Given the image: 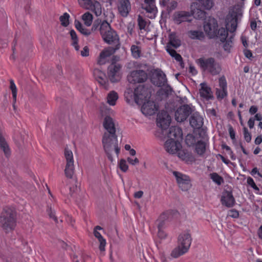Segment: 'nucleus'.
Wrapping results in <instances>:
<instances>
[{"label": "nucleus", "mask_w": 262, "mask_h": 262, "mask_svg": "<svg viewBox=\"0 0 262 262\" xmlns=\"http://www.w3.org/2000/svg\"><path fill=\"white\" fill-rule=\"evenodd\" d=\"M127 161L132 165H136L139 163V160L137 158L133 159L130 157H128L127 158Z\"/></svg>", "instance_id": "nucleus-54"}, {"label": "nucleus", "mask_w": 262, "mask_h": 262, "mask_svg": "<svg viewBox=\"0 0 262 262\" xmlns=\"http://www.w3.org/2000/svg\"><path fill=\"white\" fill-rule=\"evenodd\" d=\"M167 213H164L162 215H161L160 219L158 220V230L163 229L164 227V221H161V220H165L167 217Z\"/></svg>", "instance_id": "nucleus-47"}, {"label": "nucleus", "mask_w": 262, "mask_h": 262, "mask_svg": "<svg viewBox=\"0 0 262 262\" xmlns=\"http://www.w3.org/2000/svg\"><path fill=\"white\" fill-rule=\"evenodd\" d=\"M147 79L146 72L142 70L132 71L127 76V80L130 83H142Z\"/></svg>", "instance_id": "nucleus-13"}, {"label": "nucleus", "mask_w": 262, "mask_h": 262, "mask_svg": "<svg viewBox=\"0 0 262 262\" xmlns=\"http://www.w3.org/2000/svg\"><path fill=\"white\" fill-rule=\"evenodd\" d=\"M237 27V15L234 12H229L226 18V28H221L217 30V35L215 37L219 38L220 40L224 42L228 35V31L233 32L235 31Z\"/></svg>", "instance_id": "nucleus-4"}, {"label": "nucleus", "mask_w": 262, "mask_h": 262, "mask_svg": "<svg viewBox=\"0 0 262 262\" xmlns=\"http://www.w3.org/2000/svg\"><path fill=\"white\" fill-rule=\"evenodd\" d=\"M64 157L66 159V167L64 173L68 178H72L75 170L74 160L72 151L66 147L64 151Z\"/></svg>", "instance_id": "nucleus-8"}, {"label": "nucleus", "mask_w": 262, "mask_h": 262, "mask_svg": "<svg viewBox=\"0 0 262 262\" xmlns=\"http://www.w3.org/2000/svg\"><path fill=\"white\" fill-rule=\"evenodd\" d=\"M195 150L199 155H203L206 150V143L202 141H198L195 145Z\"/></svg>", "instance_id": "nucleus-38"}, {"label": "nucleus", "mask_w": 262, "mask_h": 262, "mask_svg": "<svg viewBox=\"0 0 262 262\" xmlns=\"http://www.w3.org/2000/svg\"><path fill=\"white\" fill-rule=\"evenodd\" d=\"M138 24L139 29L141 30H145L147 25V21L141 16L139 15L138 17Z\"/></svg>", "instance_id": "nucleus-49"}, {"label": "nucleus", "mask_w": 262, "mask_h": 262, "mask_svg": "<svg viewBox=\"0 0 262 262\" xmlns=\"http://www.w3.org/2000/svg\"><path fill=\"white\" fill-rule=\"evenodd\" d=\"M198 4L197 3H193L190 6L191 15H193L194 17L201 19L205 16V13L204 11L198 8Z\"/></svg>", "instance_id": "nucleus-28"}, {"label": "nucleus", "mask_w": 262, "mask_h": 262, "mask_svg": "<svg viewBox=\"0 0 262 262\" xmlns=\"http://www.w3.org/2000/svg\"><path fill=\"white\" fill-rule=\"evenodd\" d=\"M128 67L138 68L140 67V64L137 61H130L128 63Z\"/></svg>", "instance_id": "nucleus-57"}, {"label": "nucleus", "mask_w": 262, "mask_h": 262, "mask_svg": "<svg viewBox=\"0 0 262 262\" xmlns=\"http://www.w3.org/2000/svg\"><path fill=\"white\" fill-rule=\"evenodd\" d=\"M15 216L16 213L13 208L7 207L4 209L0 216V223L6 232L11 231L15 228Z\"/></svg>", "instance_id": "nucleus-5"}, {"label": "nucleus", "mask_w": 262, "mask_h": 262, "mask_svg": "<svg viewBox=\"0 0 262 262\" xmlns=\"http://www.w3.org/2000/svg\"><path fill=\"white\" fill-rule=\"evenodd\" d=\"M200 96L206 99H209L212 97V93L211 89L205 83H202L200 84Z\"/></svg>", "instance_id": "nucleus-29"}, {"label": "nucleus", "mask_w": 262, "mask_h": 262, "mask_svg": "<svg viewBox=\"0 0 262 262\" xmlns=\"http://www.w3.org/2000/svg\"><path fill=\"white\" fill-rule=\"evenodd\" d=\"M229 215L232 217H237L238 216V212L236 210H232L230 211Z\"/></svg>", "instance_id": "nucleus-62"}, {"label": "nucleus", "mask_w": 262, "mask_h": 262, "mask_svg": "<svg viewBox=\"0 0 262 262\" xmlns=\"http://www.w3.org/2000/svg\"><path fill=\"white\" fill-rule=\"evenodd\" d=\"M188 36L193 39L202 40L204 38V33L199 31H190L188 32Z\"/></svg>", "instance_id": "nucleus-37"}, {"label": "nucleus", "mask_w": 262, "mask_h": 262, "mask_svg": "<svg viewBox=\"0 0 262 262\" xmlns=\"http://www.w3.org/2000/svg\"><path fill=\"white\" fill-rule=\"evenodd\" d=\"M150 90L144 86L140 85L134 91V101L139 105H141L144 101L147 100L148 99H150Z\"/></svg>", "instance_id": "nucleus-9"}, {"label": "nucleus", "mask_w": 262, "mask_h": 262, "mask_svg": "<svg viewBox=\"0 0 262 262\" xmlns=\"http://www.w3.org/2000/svg\"><path fill=\"white\" fill-rule=\"evenodd\" d=\"M103 126L106 130L102 140L103 148L108 159L112 161V154L115 152L118 156L120 150V148L118 146L117 136L116 134L115 120L110 116H106L103 119Z\"/></svg>", "instance_id": "nucleus-1"}, {"label": "nucleus", "mask_w": 262, "mask_h": 262, "mask_svg": "<svg viewBox=\"0 0 262 262\" xmlns=\"http://www.w3.org/2000/svg\"><path fill=\"white\" fill-rule=\"evenodd\" d=\"M141 105V111L145 116H151L156 114L159 109V105L150 99L144 101Z\"/></svg>", "instance_id": "nucleus-14"}, {"label": "nucleus", "mask_w": 262, "mask_h": 262, "mask_svg": "<svg viewBox=\"0 0 262 262\" xmlns=\"http://www.w3.org/2000/svg\"><path fill=\"white\" fill-rule=\"evenodd\" d=\"M217 21L213 18H210L204 25V30L210 38H214L217 35Z\"/></svg>", "instance_id": "nucleus-15"}, {"label": "nucleus", "mask_w": 262, "mask_h": 262, "mask_svg": "<svg viewBox=\"0 0 262 262\" xmlns=\"http://www.w3.org/2000/svg\"><path fill=\"white\" fill-rule=\"evenodd\" d=\"M102 229V228L99 226H96L94 229V235L100 243L99 249L101 251L105 250V247L106 243V240L102 237L101 233L98 231V230Z\"/></svg>", "instance_id": "nucleus-26"}, {"label": "nucleus", "mask_w": 262, "mask_h": 262, "mask_svg": "<svg viewBox=\"0 0 262 262\" xmlns=\"http://www.w3.org/2000/svg\"><path fill=\"white\" fill-rule=\"evenodd\" d=\"M70 34L71 39L72 40V46L76 51H78L79 50V46L78 45V39L75 31L74 30H71L70 32Z\"/></svg>", "instance_id": "nucleus-40"}, {"label": "nucleus", "mask_w": 262, "mask_h": 262, "mask_svg": "<svg viewBox=\"0 0 262 262\" xmlns=\"http://www.w3.org/2000/svg\"><path fill=\"white\" fill-rule=\"evenodd\" d=\"M118 165L119 168L123 172H126L128 169V166L127 164V161L123 159H121L118 161Z\"/></svg>", "instance_id": "nucleus-46"}, {"label": "nucleus", "mask_w": 262, "mask_h": 262, "mask_svg": "<svg viewBox=\"0 0 262 262\" xmlns=\"http://www.w3.org/2000/svg\"><path fill=\"white\" fill-rule=\"evenodd\" d=\"M93 17L92 14L87 12L83 14L82 16V19L83 20L84 24L89 27L92 25Z\"/></svg>", "instance_id": "nucleus-39"}, {"label": "nucleus", "mask_w": 262, "mask_h": 262, "mask_svg": "<svg viewBox=\"0 0 262 262\" xmlns=\"http://www.w3.org/2000/svg\"><path fill=\"white\" fill-rule=\"evenodd\" d=\"M190 13L184 11H176L173 15V20L174 23L180 24L185 21H190Z\"/></svg>", "instance_id": "nucleus-22"}, {"label": "nucleus", "mask_w": 262, "mask_h": 262, "mask_svg": "<svg viewBox=\"0 0 262 262\" xmlns=\"http://www.w3.org/2000/svg\"><path fill=\"white\" fill-rule=\"evenodd\" d=\"M197 63L204 70L207 71L213 75H217L221 72L220 66L215 62L212 58L207 59L201 58L197 60Z\"/></svg>", "instance_id": "nucleus-7"}, {"label": "nucleus", "mask_w": 262, "mask_h": 262, "mask_svg": "<svg viewBox=\"0 0 262 262\" xmlns=\"http://www.w3.org/2000/svg\"><path fill=\"white\" fill-rule=\"evenodd\" d=\"M165 48L166 51L169 54V55L173 57L177 61L180 62L182 60L181 56L179 54H178L176 51L172 48V46H170V45H166Z\"/></svg>", "instance_id": "nucleus-34"}, {"label": "nucleus", "mask_w": 262, "mask_h": 262, "mask_svg": "<svg viewBox=\"0 0 262 262\" xmlns=\"http://www.w3.org/2000/svg\"><path fill=\"white\" fill-rule=\"evenodd\" d=\"M250 173L253 176H254L256 174H257L258 176L262 177L261 174L258 171L257 167H254V168H253Z\"/></svg>", "instance_id": "nucleus-59"}, {"label": "nucleus", "mask_w": 262, "mask_h": 262, "mask_svg": "<svg viewBox=\"0 0 262 262\" xmlns=\"http://www.w3.org/2000/svg\"><path fill=\"white\" fill-rule=\"evenodd\" d=\"M172 173L176 178L179 188L182 191H187L191 188L190 179L188 176L176 171H173Z\"/></svg>", "instance_id": "nucleus-11"}, {"label": "nucleus", "mask_w": 262, "mask_h": 262, "mask_svg": "<svg viewBox=\"0 0 262 262\" xmlns=\"http://www.w3.org/2000/svg\"><path fill=\"white\" fill-rule=\"evenodd\" d=\"M168 139L165 142L164 148L170 154H175L182 145L180 140L182 138V131L177 126H171L169 128L168 134Z\"/></svg>", "instance_id": "nucleus-2"}, {"label": "nucleus", "mask_w": 262, "mask_h": 262, "mask_svg": "<svg viewBox=\"0 0 262 262\" xmlns=\"http://www.w3.org/2000/svg\"><path fill=\"white\" fill-rule=\"evenodd\" d=\"M247 184L250 186L254 190L256 194H259V188L256 185L253 179L251 177H248L247 180Z\"/></svg>", "instance_id": "nucleus-48"}, {"label": "nucleus", "mask_w": 262, "mask_h": 262, "mask_svg": "<svg viewBox=\"0 0 262 262\" xmlns=\"http://www.w3.org/2000/svg\"><path fill=\"white\" fill-rule=\"evenodd\" d=\"M80 54L83 57L88 56L89 55V49L87 46H85L80 52Z\"/></svg>", "instance_id": "nucleus-56"}, {"label": "nucleus", "mask_w": 262, "mask_h": 262, "mask_svg": "<svg viewBox=\"0 0 262 262\" xmlns=\"http://www.w3.org/2000/svg\"><path fill=\"white\" fill-rule=\"evenodd\" d=\"M244 139L247 142H250L251 140V135L246 127L244 128Z\"/></svg>", "instance_id": "nucleus-51"}, {"label": "nucleus", "mask_w": 262, "mask_h": 262, "mask_svg": "<svg viewBox=\"0 0 262 262\" xmlns=\"http://www.w3.org/2000/svg\"><path fill=\"white\" fill-rule=\"evenodd\" d=\"M201 4L204 8L207 10L210 9L213 6L212 0H201Z\"/></svg>", "instance_id": "nucleus-50"}, {"label": "nucleus", "mask_w": 262, "mask_h": 262, "mask_svg": "<svg viewBox=\"0 0 262 262\" xmlns=\"http://www.w3.org/2000/svg\"><path fill=\"white\" fill-rule=\"evenodd\" d=\"M0 147L3 149L4 152L6 156H8L10 154V150L7 143L6 142L5 139L3 137L2 134L0 133Z\"/></svg>", "instance_id": "nucleus-35"}, {"label": "nucleus", "mask_w": 262, "mask_h": 262, "mask_svg": "<svg viewBox=\"0 0 262 262\" xmlns=\"http://www.w3.org/2000/svg\"><path fill=\"white\" fill-rule=\"evenodd\" d=\"M258 111L257 107L255 105H252L250 107L249 109V113L251 115H253L255 114Z\"/></svg>", "instance_id": "nucleus-60"}, {"label": "nucleus", "mask_w": 262, "mask_h": 262, "mask_svg": "<svg viewBox=\"0 0 262 262\" xmlns=\"http://www.w3.org/2000/svg\"><path fill=\"white\" fill-rule=\"evenodd\" d=\"M228 131L231 139L234 141L235 140V133L233 128L231 125L229 126Z\"/></svg>", "instance_id": "nucleus-55"}, {"label": "nucleus", "mask_w": 262, "mask_h": 262, "mask_svg": "<svg viewBox=\"0 0 262 262\" xmlns=\"http://www.w3.org/2000/svg\"><path fill=\"white\" fill-rule=\"evenodd\" d=\"M167 233L163 230V229L158 230V236L160 239H164L167 237Z\"/></svg>", "instance_id": "nucleus-53"}, {"label": "nucleus", "mask_w": 262, "mask_h": 262, "mask_svg": "<svg viewBox=\"0 0 262 262\" xmlns=\"http://www.w3.org/2000/svg\"><path fill=\"white\" fill-rule=\"evenodd\" d=\"M99 30L105 42L108 44L118 42V36L116 32L112 29L110 25L106 21L104 20L101 23Z\"/></svg>", "instance_id": "nucleus-6"}, {"label": "nucleus", "mask_w": 262, "mask_h": 262, "mask_svg": "<svg viewBox=\"0 0 262 262\" xmlns=\"http://www.w3.org/2000/svg\"><path fill=\"white\" fill-rule=\"evenodd\" d=\"M117 7L119 14L123 17H126L131 10L129 0H117Z\"/></svg>", "instance_id": "nucleus-20"}, {"label": "nucleus", "mask_w": 262, "mask_h": 262, "mask_svg": "<svg viewBox=\"0 0 262 262\" xmlns=\"http://www.w3.org/2000/svg\"><path fill=\"white\" fill-rule=\"evenodd\" d=\"M262 142V135L257 136L255 140V144L259 145Z\"/></svg>", "instance_id": "nucleus-64"}, {"label": "nucleus", "mask_w": 262, "mask_h": 262, "mask_svg": "<svg viewBox=\"0 0 262 262\" xmlns=\"http://www.w3.org/2000/svg\"><path fill=\"white\" fill-rule=\"evenodd\" d=\"M192 238L188 231L182 233L178 237V246L171 251V256L173 258H178L186 253L191 244Z\"/></svg>", "instance_id": "nucleus-3"}, {"label": "nucleus", "mask_w": 262, "mask_h": 262, "mask_svg": "<svg viewBox=\"0 0 262 262\" xmlns=\"http://www.w3.org/2000/svg\"><path fill=\"white\" fill-rule=\"evenodd\" d=\"M131 54L133 58H139L141 55V47L139 46L133 45L130 47Z\"/></svg>", "instance_id": "nucleus-36"}, {"label": "nucleus", "mask_w": 262, "mask_h": 262, "mask_svg": "<svg viewBox=\"0 0 262 262\" xmlns=\"http://www.w3.org/2000/svg\"><path fill=\"white\" fill-rule=\"evenodd\" d=\"M47 212L51 219H52L55 222H57V219L55 216V211L51 207H49L47 209Z\"/></svg>", "instance_id": "nucleus-52"}, {"label": "nucleus", "mask_w": 262, "mask_h": 262, "mask_svg": "<svg viewBox=\"0 0 262 262\" xmlns=\"http://www.w3.org/2000/svg\"><path fill=\"white\" fill-rule=\"evenodd\" d=\"M169 41L167 45H170L174 48H178L181 45V41L178 34L174 32H171L168 36Z\"/></svg>", "instance_id": "nucleus-27"}, {"label": "nucleus", "mask_w": 262, "mask_h": 262, "mask_svg": "<svg viewBox=\"0 0 262 262\" xmlns=\"http://www.w3.org/2000/svg\"><path fill=\"white\" fill-rule=\"evenodd\" d=\"M80 7L85 9L93 11L97 16L102 14V7L101 4L95 0H78Z\"/></svg>", "instance_id": "nucleus-10"}, {"label": "nucleus", "mask_w": 262, "mask_h": 262, "mask_svg": "<svg viewBox=\"0 0 262 262\" xmlns=\"http://www.w3.org/2000/svg\"><path fill=\"white\" fill-rule=\"evenodd\" d=\"M255 119L251 117L248 121V125L250 128L252 129L254 126Z\"/></svg>", "instance_id": "nucleus-58"}, {"label": "nucleus", "mask_w": 262, "mask_h": 262, "mask_svg": "<svg viewBox=\"0 0 262 262\" xmlns=\"http://www.w3.org/2000/svg\"><path fill=\"white\" fill-rule=\"evenodd\" d=\"M143 192L142 191H138L134 193V197L135 198L140 199L142 197Z\"/></svg>", "instance_id": "nucleus-63"}, {"label": "nucleus", "mask_w": 262, "mask_h": 262, "mask_svg": "<svg viewBox=\"0 0 262 262\" xmlns=\"http://www.w3.org/2000/svg\"><path fill=\"white\" fill-rule=\"evenodd\" d=\"M10 89L12 91V97L13 98V107H15L14 103L16 102L17 98V88L13 80L10 81Z\"/></svg>", "instance_id": "nucleus-44"}, {"label": "nucleus", "mask_w": 262, "mask_h": 262, "mask_svg": "<svg viewBox=\"0 0 262 262\" xmlns=\"http://www.w3.org/2000/svg\"><path fill=\"white\" fill-rule=\"evenodd\" d=\"M190 124L194 128H199L203 125V118L198 113H194L190 117Z\"/></svg>", "instance_id": "nucleus-25"}, {"label": "nucleus", "mask_w": 262, "mask_h": 262, "mask_svg": "<svg viewBox=\"0 0 262 262\" xmlns=\"http://www.w3.org/2000/svg\"><path fill=\"white\" fill-rule=\"evenodd\" d=\"M171 118L167 112L165 111H161L157 116V124L158 126L162 129H165L170 125Z\"/></svg>", "instance_id": "nucleus-19"}, {"label": "nucleus", "mask_w": 262, "mask_h": 262, "mask_svg": "<svg viewBox=\"0 0 262 262\" xmlns=\"http://www.w3.org/2000/svg\"><path fill=\"white\" fill-rule=\"evenodd\" d=\"M118 99V95L117 92L112 91L110 92L107 96V102L110 105L114 106L116 104Z\"/></svg>", "instance_id": "nucleus-32"}, {"label": "nucleus", "mask_w": 262, "mask_h": 262, "mask_svg": "<svg viewBox=\"0 0 262 262\" xmlns=\"http://www.w3.org/2000/svg\"><path fill=\"white\" fill-rule=\"evenodd\" d=\"M192 108L189 105L181 106L175 112L176 120L179 122L184 121L192 113Z\"/></svg>", "instance_id": "nucleus-16"}, {"label": "nucleus", "mask_w": 262, "mask_h": 262, "mask_svg": "<svg viewBox=\"0 0 262 262\" xmlns=\"http://www.w3.org/2000/svg\"><path fill=\"white\" fill-rule=\"evenodd\" d=\"M69 18L70 15L67 13H64L61 15L59 18L61 25L64 27L68 26L69 24Z\"/></svg>", "instance_id": "nucleus-45"}, {"label": "nucleus", "mask_w": 262, "mask_h": 262, "mask_svg": "<svg viewBox=\"0 0 262 262\" xmlns=\"http://www.w3.org/2000/svg\"><path fill=\"white\" fill-rule=\"evenodd\" d=\"M233 35H230L228 39L223 42V49L225 51L229 53L231 51V49L233 46Z\"/></svg>", "instance_id": "nucleus-33"}, {"label": "nucleus", "mask_w": 262, "mask_h": 262, "mask_svg": "<svg viewBox=\"0 0 262 262\" xmlns=\"http://www.w3.org/2000/svg\"><path fill=\"white\" fill-rule=\"evenodd\" d=\"M74 24L76 28L81 33L85 35H89L90 34V31H89L87 29L84 28L79 21L75 20Z\"/></svg>", "instance_id": "nucleus-41"}, {"label": "nucleus", "mask_w": 262, "mask_h": 262, "mask_svg": "<svg viewBox=\"0 0 262 262\" xmlns=\"http://www.w3.org/2000/svg\"><path fill=\"white\" fill-rule=\"evenodd\" d=\"M210 176L212 180L218 185H221L224 182L223 178L216 172L211 173Z\"/></svg>", "instance_id": "nucleus-42"}, {"label": "nucleus", "mask_w": 262, "mask_h": 262, "mask_svg": "<svg viewBox=\"0 0 262 262\" xmlns=\"http://www.w3.org/2000/svg\"><path fill=\"white\" fill-rule=\"evenodd\" d=\"M176 154L179 158L186 162H191L193 160V157L191 153L188 151L187 150L180 148Z\"/></svg>", "instance_id": "nucleus-30"}, {"label": "nucleus", "mask_w": 262, "mask_h": 262, "mask_svg": "<svg viewBox=\"0 0 262 262\" xmlns=\"http://www.w3.org/2000/svg\"><path fill=\"white\" fill-rule=\"evenodd\" d=\"M152 82L158 86H163L167 85L166 75L160 69H156L152 72Z\"/></svg>", "instance_id": "nucleus-17"}, {"label": "nucleus", "mask_w": 262, "mask_h": 262, "mask_svg": "<svg viewBox=\"0 0 262 262\" xmlns=\"http://www.w3.org/2000/svg\"><path fill=\"white\" fill-rule=\"evenodd\" d=\"M244 55L247 58L249 59H250L253 56L252 53L249 50H245L244 51Z\"/></svg>", "instance_id": "nucleus-61"}, {"label": "nucleus", "mask_w": 262, "mask_h": 262, "mask_svg": "<svg viewBox=\"0 0 262 262\" xmlns=\"http://www.w3.org/2000/svg\"><path fill=\"white\" fill-rule=\"evenodd\" d=\"M219 86L216 89V95L218 99H222L227 96V83L224 76L219 79Z\"/></svg>", "instance_id": "nucleus-21"}, {"label": "nucleus", "mask_w": 262, "mask_h": 262, "mask_svg": "<svg viewBox=\"0 0 262 262\" xmlns=\"http://www.w3.org/2000/svg\"><path fill=\"white\" fill-rule=\"evenodd\" d=\"M134 91H133V90L130 88L127 89L124 93V97L126 99V101L128 103H130L134 99Z\"/></svg>", "instance_id": "nucleus-43"}, {"label": "nucleus", "mask_w": 262, "mask_h": 262, "mask_svg": "<svg viewBox=\"0 0 262 262\" xmlns=\"http://www.w3.org/2000/svg\"><path fill=\"white\" fill-rule=\"evenodd\" d=\"M121 66L118 63H112L108 67L107 75L111 82H118L121 79Z\"/></svg>", "instance_id": "nucleus-12"}, {"label": "nucleus", "mask_w": 262, "mask_h": 262, "mask_svg": "<svg viewBox=\"0 0 262 262\" xmlns=\"http://www.w3.org/2000/svg\"><path fill=\"white\" fill-rule=\"evenodd\" d=\"M221 201L222 205L228 208L233 207L235 203L232 192L228 191H225L223 192Z\"/></svg>", "instance_id": "nucleus-23"}, {"label": "nucleus", "mask_w": 262, "mask_h": 262, "mask_svg": "<svg viewBox=\"0 0 262 262\" xmlns=\"http://www.w3.org/2000/svg\"><path fill=\"white\" fill-rule=\"evenodd\" d=\"M142 8L146 11L147 16L149 18L151 19L155 18L157 13L155 0H144L142 4Z\"/></svg>", "instance_id": "nucleus-18"}, {"label": "nucleus", "mask_w": 262, "mask_h": 262, "mask_svg": "<svg viewBox=\"0 0 262 262\" xmlns=\"http://www.w3.org/2000/svg\"><path fill=\"white\" fill-rule=\"evenodd\" d=\"M94 75L98 82L102 85H105L106 82L105 74L104 72L98 69L94 71Z\"/></svg>", "instance_id": "nucleus-31"}, {"label": "nucleus", "mask_w": 262, "mask_h": 262, "mask_svg": "<svg viewBox=\"0 0 262 262\" xmlns=\"http://www.w3.org/2000/svg\"><path fill=\"white\" fill-rule=\"evenodd\" d=\"M115 52V49L113 47H108L104 49L100 54L98 59V63L102 65L105 64L107 58Z\"/></svg>", "instance_id": "nucleus-24"}]
</instances>
